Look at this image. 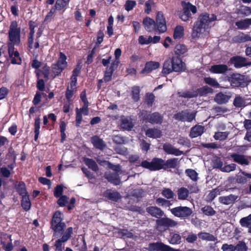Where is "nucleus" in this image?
<instances>
[{
  "instance_id": "7c9ffc66",
  "label": "nucleus",
  "mask_w": 251,
  "mask_h": 251,
  "mask_svg": "<svg viewBox=\"0 0 251 251\" xmlns=\"http://www.w3.org/2000/svg\"><path fill=\"white\" fill-rule=\"evenodd\" d=\"M76 117H75V126L76 127H79L82 121V114L85 116H87L89 114V110H87V114L85 112V111L82 110L81 108L78 109L76 108Z\"/></svg>"
},
{
  "instance_id": "0eeeda50",
  "label": "nucleus",
  "mask_w": 251,
  "mask_h": 251,
  "mask_svg": "<svg viewBox=\"0 0 251 251\" xmlns=\"http://www.w3.org/2000/svg\"><path fill=\"white\" fill-rule=\"evenodd\" d=\"M181 5L182 8L178 14L179 17L182 21L187 22L190 18H192L190 12L194 14L197 13V8L195 5H193L190 2H186L184 0L181 2Z\"/></svg>"
},
{
  "instance_id": "de8ad7c7",
  "label": "nucleus",
  "mask_w": 251,
  "mask_h": 251,
  "mask_svg": "<svg viewBox=\"0 0 251 251\" xmlns=\"http://www.w3.org/2000/svg\"><path fill=\"white\" fill-rule=\"evenodd\" d=\"M155 97L152 93H147L144 98V102L149 106L151 107L154 102Z\"/></svg>"
},
{
  "instance_id": "338daca9",
  "label": "nucleus",
  "mask_w": 251,
  "mask_h": 251,
  "mask_svg": "<svg viewBox=\"0 0 251 251\" xmlns=\"http://www.w3.org/2000/svg\"><path fill=\"white\" fill-rule=\"evenodd\" d=\"M13 55L14 57H11V63L13 64H20L22 62V59L20 57L19 52L17 50L15 51L13 53Z\"/></svg>"
},
{
  "instance_id": "412c9836",
  "label": "nucleus",
  "mask_w": 251,
  "mask_h": 251,
  "mask_svg": "<svg viewBox=\"0 0 251 251\" xmlns=\"http://www.w3.org/2000/svg\"><path fill=\"white\" fill-rule=\"evenodd\" d=\"M163 150L168 154L179 156L183 153V151L175 148L170 143H165L163 145Z\"/></svg>"
},
{
  "instance_id": "6e6d98bb",
  "label": "nucleus",
  "mask_w": 251,
  "mask_h": 251,
  "mask_svg": "<svg viewBox=\"0 0 251 251\" xmlns=\"http://www.w3.org/2000/svg\"><path fill=\"white\" fill-rule=\"evenodd\" d=\"M202 213L208 216H212L216 214L215 210L209 205H205L201 209Z\"/></svg>"
},
{
  "instance_id": "c9c22d12",
  "label": "nucleus",
  "mask_w": 251,
  "mask_h": 251,
  "mask_svg": "<svg viewBox=\"0 0 251 251\" xmlns=\"http://www.w3.org/2000/svg\"><path fill=\"white\" fill-rule=\"evenodd\" d=\"M250 25H251V18H247L235 22V25L240 29H247Z\"/></svg>"
},
{
  "instance_id": "0e129e2a",
  "label": "nucleus",
  "mask_w": 251,
  "mask_h": 251,
  "mask_svg": "<svg viewBox=\"0 0 251 251\" xmlns=\"http://www.w3.org/2000/svg\"><path fill=\"white\" fill-rule=\"evenodd\" d=\"M74 89H70L68 87L65 92V97L68 102H71V99L73 97L74 93L76 92Z\"/></svg>"
},
{
  "instance_id": "7ed1b4c3",
  "label": "nucleus",
  "mask_w": 251,
  "mask_h": 251,
  "mask_svg": "<svg viewBox=\"0 0 251 251\" xmlns=\"http://www.w3.org/2000/svg\"><path fill=\"white\" fill-rule=\"evenodd\" d=\"M146 212L152 217L157 218L156 220L157 228H160L162 227L164 229L170 227H174L178 225L176 221L168 217H162L164 215V211L157 206H151L146 208Z\"/></svg>"
},
{
  "instance_id": "72a5a7b5",
  "label": "nucleus",
  "mask_w": 251,
  "mask_h": 251,
  "mask_svg": "<svg viewBox=\"0 0 251 251\" xmlns=\"http://www.w3.org/2000/svg\"><path fill=\"white\" fill-rule=\"evenodd\" d=\"M83 161L85 165L92 171L97 172L99 171V167L96 162L91 158L84 157Z\"/></svg>"
},
{
  "instance_id": "9b49d317",
  "label": "nucleus",
  "mask_w": 251,
  "mask_h": 251,
  "mask_svg": "<svg viewBox=\"0 0 251 251\" xmlns=\"http://www.w3.org/2000/svg\"><path fill=\"white\" fill-rule=\"evenodd\" d=\"M196 112L190 113L188 109L179 111L173 116V118L178 121L191 122L196 118Z\"/></svg>"
},
{
  "instance_id": "c03bdc74",
  "label": "nucleus",
  "mask_w": 251,
  "mask_h": 251,
  "mask_svg": "<svg viewBox=\"0 0 251 251\" xmlns=\"http://www.w3.org/2000/svg\"><path fill=\"white\" fill-rule=\"evenodd\" d=\"M198 236L202 240L208 241H215L217 240V238L214 235L208 232H200L198 234Z\"/></svg>"
},
{
  "instance_id": "20e7f679",
  "label": "nucleus",
  "mask_w": 251,
  "mask_h": 251,
  "mask_svg": "<svg viewBox=\"0 0 251 251\" xmlns=\"http://www.w3.org/2000/svg\"><path fill=\"white\" fill-rule=\"evenodd\" d=\"M8 38L10 41L8 45L9 55L12 57L14 51V46H19L21 43V28L18 27L16 21L11 22L8 31Z\"/></svg>"
},
{
  "instance_id": "e2e57ef3",
  "label": "nucleus",
  "mask_w": 251,
  "mask_h": 251,
  "mask_svg": "<svg viewBox=\"0 0 251 251\" xmlns=\"http://www.w3.org/2000/svg\"><path fill=\"white\" fill-rule=\"evenodd\" d=\"M136 5V2L133 0H127L126 1L124 5L125 9L127 11H129L133 9Z\"/></svg>"
},
{
  "instance_id": "f704fd0d",
  "label": "nucleus",
  "mask_w": 251,
  "mask_h": 251,
  "mask_svg": "<svg viewBox=\"0 0 251 251\" xmlns=\"http://www.w3.org/2000/svg\"><path fill=\"white\" fill-rule=\"evenodd\" d=\"M22 197L21 206L24 210L28 211L30 209L31 206V203L29 198V196L27 194Z\"/></svg>"
},
{
  "instance_id": "2eb2a0df",
  "label": "nucleus",
  "mask_w": 251,
  "mask_h": 251,
  "mask_svg": "<svg viewBox=\"0 0 251 251\" xmlns=\"http://www.w3.org/2000/svg\"><path fill=\"white\" fill-rule=\"evenodd\" d=\"M169 246L161 242L150 243L146 250L148 251H167Z\"/></svg>"
},
{
  "instance_id": "680f3d73",
  "label": "nucleus",
  "mask_w": 251,
  "mask_h": 251,
  "mask_svg": "<svg viewBox=\"0 0 251 251\" xmlns=\"http://www.w3.org/2000/svg\"><path fill=\"white\" fill-rule=\"evenodd\" d=\"M235 250L237 251H247L248 248L246 243L243 241L238 242L236 246H234Z\"/></svg>"
},
{
  "instance_id": "bb28decb",
  "label": "nucleus",
  "mask_w": 251,
  "mask_h": 251,
  "mask_svg": "<svg viewBox=\"0 0 251 251\" xmlns=\"http://www.w3.org/2000/svg\"><path fill=\"white\" fill-rule=\"evenodd\" d=\"M104 196L109 200L113 201H118L121 198L120 194L116 191L107 190L104 192Z\"/></svg>"
},
{
  "instance_id": "393cba45",
  "label": "nucleus",
  "mask_w": 251,
  "mask_h": 251,
  "mask_svg": "<svg viewBox=\"0 0 251 251\" xmlns=\"http://www.w3.org/2000/svg\"><path fill=\"white\" fill-rule=\"evenodd\" d=\"M228 70V66L225 64L214 65L209 69L210 72L213 74H224Z\"/></svg>"
},
{
  "instance_id": "dca6fc26",
  "label": "nucleus",
  "mask_w": 251,
  "mask_h": 251,
  "mask_svg": "<svg viewBox=\"0 0 251 251\" xmlns=\"http://www.w3.org/2000/svg\"><path fill=\"white\" fill-rule=\"evenodd\" d=\"M104 177L109 182L115 185H118L121 183V179L118 173H113L110 171L105 172Z\"/></svg>"
},
{
  "instance_id": "f3484780",
  "label": "nucleus",
  "mask_w": 251,
  "mask_h": 251,
  "mask_svg": "<svg viewBox=\"0 0 251 251\" xmlns=\"http://www.w3.org/2000/svg\"><path fill=\"white\" fill-rule=\"evenodd\" d=\"M231 97V94L230 92L224 93L220 92L217 93L214 98L216 102L220 104L226 103Z\"/></svg>"
},
{
  "instance_id": "603ef678",
  "label": "nucleus",
  "mask_w": 251,
  "mask_h": 251,
  "mask_svg": "<svg viewBox=\"0 0 251 251\" xmlns=\"http://www.w3.org/2000/svg\"><path fill=\"white\" fill-rule=\"evenodd\" d=\"M220 194V190L218 188L212 189L206 197V201L211 202L217 195Z\"/></svg>"
},
{
  "instance_id": "a19ab883",
  "label": "nucleus",
  "mask_w": 251,
  "mask_h": 251,
  "mask_svg": "<svg viewBox=\"0 0 251 251\" xmlns=\"http://www.w3.org/2000/svg\"><path fill=\"white\" fill-rule=\"evenodd\" d=\"M66 60V55L62 52H60L58 59L55 64L60 67H63V69L65 70L67 67V62Z\"/></svg>"
},
{
  "instance_id": "49530a36",
  "label": "nucleus",
  "mask_w": 251,
  "mask_h": 251,
  "mask_svg": "<svg viewBox=\"0 0 251 251\" xmlns=\"http://www.w3.org/2000/svg\"><path fill=\"white\" fill-rule=\"evenodd\" d=\"M51 67L52 78H55L57 76L60 75L63 71L64 70L63 67H60L55 63L52 64Z\"/></svg>"
},
{
  "instance_id": "a18cd8bd",
  "label": "nucleus",
  "mask_w": 251,
  "mask_h": 251,
  "mask_svg": "<svg viewBox=\"0 0 251 251\" xmlns=\"http://www.w3.org/2000/svg\"><path fill=\"white\" fill-rule=\"evenodd\" d=\"M237 13L243 17L248 16L251 14V7L242 5L237 9Z\"/></svg>"
},
{
  "instance_id": "4d7b16f0",
  "label": "nucleus",
  "mask_w": 251,
  "mask_h": 251,
  "mask_svg": "<svg viewBox=\"0 0 251 251\" xmlns=\"http://www.w3.org/2000/svg\"><path fill=\"white\" fill-rule=\"evenodd\" d=\"M70 0H57L55 5L57 8V10L60 11L65 9L69 4Z\"/></svg>"
},
{
  "instance_id": "774afa93",
  "label": "nucleus",
  "mask_w": 251,
  "mask_h": 251,
  "mask_svg": "<svg viewBox=\"0 0 251 251\" xmlns=\"http://www.w3.org/2000/svg\"><path fill=\"white\" fill-rule=\"evenodd\" d=\"M162 195L168 199H172L174 197V192L169 188H165L162 191Z\"/></svg>"
},
{
  "instance_id": "37998d69",
  "label": "nucleus",
  "mask_w": 251,
  "mask_h": 251,
  "mask_svg": "<svg viewBox=\"0 0 251 251\" xmlns=\"http://www.w3.org/2000/svg\"><path fill=\"white\" fill-rule=\"evenodd\" d=\"M140 88L138 86H134L131 88V96L134 102H138L140 100Z\"/></svg>"
},
{
  "instance_id": "e433bc0d",
  "label": "nucleus",
  "mask_w": 251,
  "mask_h": 251,
  "mask_svg": "<svg viewBox=\"0 0 251 251\" xmlns=\"http://www.w3.org/2000/svg\"><path fill=\"white\" fill-rule=\"evenodd\" d=\"M237 198V197L233 195L232 194H230L227 196H222L219 198V201L221 203L226 204L228 205L233 203Z\"/></svg>"
},
{
  "instance_id": "b1692460",
  "label": "nucleus",
  "mask_w": 251,
  "mask_h": 251,
  "mask_svg": "<svg viewBox=\"0 0 251 251\" xmlns=\"http://www.w3.org/2000/svg\"><path fill=\"white\" fill-rule=\"evenodd\" d=\"M204 126L201 125H196L191 129L189 136L192 138L201 136L204 132Z\"/></svg>"
},
{
  "instance_id": "4c0bfd02",
  "label": "nucleus",
  "mask_w": 251,
  "mask_h": 251,
  "mask_svg": "<svg viewBox=\"0 0 251 251\" xmlns=\"http://www.w3.org/2000/svg\"><path fill=\"white\" fill-rule=\"evenodd\" d=\"M184 35V27L181 25H177L174 29L173 37L175 40H179Z\"/></svg>"
},
{
  "instance_id": "09e8293b",
  "label": "nucleus",
  "mask_w": 251,
  "mask_h": 251,
  "mask_svg": "<svg viewBox=\"0 0 251 251\" xmlns=\"http://www.w3.org/2000/svg\"><path fill=\"white\" fill-rule=\"evenodd\" d=\"M178 95L179 97L188 99L196 98L198 97V94L196 93V90L186 91L182 92H178Z\"/></svg>"
},
{
  "instance_id": "6ab92c4d",
  "label": "nucleus",
  "mask_w": 251,
  "mask_h": 251,
  "mask_svg": "<svg viewBox=\"0 0 251 251\" xmlns=\"http://www.w3.org/2000/svg\"><path fill=\"white\" fill-rule=\"evenodd\" d=\"M159 67L160 63L158 62L148 61L146 63L144 68L141 70L140 73L142 74H149L158 69Z\"/></svg>"
},
{
  "instance_id": "ea45409f",
  "label": "nucleus",
  "mask_w": 251,
  "mask_h": 251,
  "mask_svg": "<svg viewBox=\"0 0 251 251\" xmlns=\"http://www.w3.org/2000/svg\"><path fill=\"white\" fill-rule=\"evenodd\" d=\"M203 82L205 84L214 88H219L220 87V84L218 82L217 80L215 78L211 77L210 76L204 77L203 78Z\"/></svg>"
},
{
  "instance_id": "aec40b11",
  "label": "nucleus",
  "mask_w": 251,
  "mask_h": 251,
  "mask_svg": "<svg viewBox=\"0 0 251 251\" xmlns=\"http://www.w3.org/2000/svg\"><path fill=\"white\" fill-rule=\"evenodd\" d=\"M120 128L123 130L130 131L133 128L134 125L130 118L122 116L120 120Z\"/></svg>"
},
{
  "instance_id": "4be33fe9",
  "label": "nucleus",
  "mask_w": 251,
  "mask_h": 251,
  "mask_svg": "<svg viewBox=\"0 0 251 251\" xmlns=\"http://www.w3.org/2000/svg\"><path fill=\"white\" fill-rule=\"evenodd\" d=\"M143 25L148 32H153L157 29L154 20L149 17H146L143 19Z\"/></svg>"
},
{
  "instance_id": "052dcab7",
  "label": "nucleus",
  "mask_w": 251,
  "mask_h": 251,
  "mask_svg": "<svg viewBox=\"0 0 251 251\" xmlns=\"http://www.w3.org/2000/svg\"><path fill=\"white\" fill-rule=\"evenodd\" d=\"M69 198L66 195H63L59 197L57 201V204L60 207L66 206L68 203Z\"/></svg>"
},
{
  "instance_id": "5701e85b",
  "label": "nucleus",
  "mask_w": 251,
  "mask_h": 251,
  "mask_svg": "<svg viewBox=\"0 0 251 251\" xmlns=\"http://www.w3.org/2000/svg\"><path fill=\"white\" fill-rule=\"evenodd\" d=\"M91 141L95 148L101 151L103 150L106 146V144L103 140L97 135L92 137Z\"/></svg>"
},
{
  "instance_id": "4468645a",
  "label": "nucleus",
  "mask_w": 251,
  "mask_h": 251,
  "mask_svg": "<svg viewBox=\"0 0 251 251\" xmlns=\"http://www.w3.org/2000/svg\"><path fill=\"white\" fill-rule=\"evenodd\" d=\"M230 63L234 65L236 68H241L242 67L251 65V62L247 63L245 57L236 55L230 58Z\"/></svg>"
},
{
  "instance_id": "a211bd4d",
  "label": "nucleus",
  "mask_w": 251,
  "mask_h": 251,
  "mask_svg": "<svg viewBox=\"0 0 251 251\" xmlns=\"http://www.w3.org/2000/svg\"><path fill=\"white\" fill-rule=\"evenodd\" d=\"M229 156L233 159L234 162L242 166L248 165L250 163L247 157L244 155L233 153L230 154Z\"/></svg>"
},
{
  "instance_id": "473e14b6",
  "label": "nucleus",
  "mask_w": 251,
  "mask_h": 251,
  "mask_svg": "<svg viewBox=\"0 0 251 251\" xmlns=\"http://www.w3.org/2000/svg\"><path fill=\"white\" fill-rule=\"evenodd\" d=\"M181 236L176 233L171 232L168 238V242L173 245L179 244L181 243Z\"/></svg>"
},
{
  "instance_id": "bf43d9fd",
  "label": "nucleus",
  "mask_w": 251,
  "mask_h": 251,
  "mask_svg": "<svg viewBox=\"0 0 251 251\" xmlns=\"http://www.w3.org/2000/svg\"><path fill=\"white\" fill-rule=\"evenodd\" d=\"M240 223L242 226L249 228L251 225V214L247 217L242 218L240 221Z\"/></svg>"
},
{
  "instance_id": "a878e982",
  "label": "nucleus",
  "mask_w": 251,
  "mask_h": 251,
  "mask_svg": "<svg viewBox=\"0 0 251 251\" xmlns=\"http://www.w3.org/2000/svg\"><path fill=\"white\" fill-rule=\"evenodd\" d=\"M14 188L19 195L23 196L28 194L25 184L24 181H17Z\"/></svg>"
},
{
  "instance_id": "6e6552de",
  "label": "nucleus",
  "mask_w": 251,
  "mask_h": 251,
  "mask_svg": "<svg viewBox=\"0 0 251 251\" xmlns=\"http://www.w3.org/2000/svg\"><path fill=\"white\" fill-rule=\"evenodd\" d=\"M140 116L142 117L143 121L146 123H149L151 124L160 125L163 123V116L158 112H154L149 113L146 110H143Z\"/></svg>"
},
{
  "instance_id": "864d4df0",
  "label": "nucleus",
  "mask_w": 251,
  "mask_h": 251,
  "mask_svg": "<svg viewBox=\"0 0 251 251\" xmlns=\"http://www.w3.org/2000/svg\"><path fill=\"white\" fill-rule=\"evenodd\" d=\"M185 174L192 180L197 181L198 180V173L194 169H187Z\"/></svg>"
},
{
  "instance_id": "ddd939ff",
  "label": "nucleus",
  "mask_w": 251,
  "mask_h": 251,
  "mask_svg": "<svg viewBox=\"0 0 251 251\" xmlns=\"http://www.w3.org/2000/svg\"><path fill=\"white\" fill-rule=\"evenodd\" d=\"M156 26L159 32L163 33L167 30L166 22L163 13L161 11L157 12L156 17Z\"/></svg>"
},
{
  "instance_id": "79ce46f5",
  "label": "nucleus",
  "mask_w": 251,
  "mask_h": 251,
  "mask_svg": "<svg viewBox=\"0 0 251 251\" xmlns=\"http://www.w3.org/2000/svg\"><path fill=\"white\" fill-rule=\"evenodd\" d=\"M40 124L41 120L39 115L35 118L34 123V140L36 141L38 140L40 134Z\"/></svg>"
},
{
  "instance_id": "39448f33",
  "label": "nucleus",
  "mask_w": 251,
  "mask_h": 251,
  "mask_svg": "<svg viewBox=\"0 0 251 251\" xmlns=\"http://www.w3.org/2000/svg\"><path fill=\"white\" fill-rule=\"evenodd\" d=\"M63 214L59 210L56 211L53 214L50 222V228L53 230V235L56 237H60L65 231L66 225L63 220Z\"/></svg>"
},
{
  "instance_id": "58836bf2",
  "label": "nucleus",
  "mask_w": 251,
  "mask_h": 251,
  "mask_svg": "<svg viewBox=\"0 0 251 251\" xmlns=\"http://www.w3.org/2000/svg\"><path fill=\"white\" fill-rule=\"evenodd\" d=\"M80 98L83 103V105L81 108V110L85 111V112L87 114V110H89L88 107L89 106V102L86 97V92L85 89L83 90L80 93Z\"/></svg>"
},
{
  "instance_id": "13d9d810",
  "label": "nucleus",
  "mask_w": 251,
  "mask_h": 251,
  "mask_svg": "<svg viewBox=\"0 0 251 251\" xmlns=\"http://www.w3.org/2000/svg\"><path fill=\"white\" fill-rule=\"evenodd\" d=\"M229 133L228 132H215L214 138L216 140H225L228 137Z\"/></svg>"
},
{
  "instance_id": "f257e3e1",
  "label": "nucleus",
  "mask_w": 251,
  "mask_h": 251,
  "mask_svg": "<svg viewBox=\"0 0 251 251\" xmlns=\"http://www.w3.org/2000/svg\"><path fill=\"white\" fill-rule=\"evenodd\" d=\"M187 50V48L184 45H176L174 50L175 54L172 58L165 60L163 64L162 74L167 75L173 72L179 73L184 71L185 68L184 67V65L185 64L182 62L180 56L183 55Z\"/></svg>"
},
{
  "instance_id": "1a4fd4ad",
  "label": "nucleus",
  "mask_w": 251,
  "mask_h": 251,
  "mask_svg": "<svg viewBox=\"0 0 251 251\" xmlns=\"http://www.w3.org/2000/svg\"><path fill=\"white\" fill-rule=\"evenodd\" d=\"M171 213L180 219L189 218L193 213L191 208L187 206H179L170 209Z\"/></svg>"
},
{
  "instance_id": "8fccbe9b",
  "label": "nucleus",
  "mask_w": 251,
  "mask_h": 251,
  "mask_svg": "<svg viewBox=\"0 0 251 251\" xmlns=\"http://www.w3.org/2000/svg\"><path fill=\"white\" fill-rule=\"evenodd\" d=\"M189 190L185 187H181L177 190L178 199L180 200H186L189 196Z\"/></svg>"
},
{
  "instance_id": "cd10ccee",
  "label": "nucleus",
  "mask_w": 251,
  "mask_h": 251,
  "mask_svg": "<svg viewBox=\"0 0 251 251\" xmlns=\"http://www.w3.org/2000/svg\"><path fill=\"white\" fill-rule=\"evenodd\" d=\"M242 175H237L235 177L236 181L238 183L244 184L248 182V178H251V174L245 171H240Z\"/></svg>"
},
{
  "instance_id": "5fc2aeb1",
  "label": "nucleus",
  "mask_w": 251,
  "mask_h": 251,
  "mask_svg": "<svg viewBox=\"0 0 251 251\" xmlns=\"http://www.w3.org/2000/svg\"><path fill=\"white\" fill-rule=\"evenodd\" d=\"M233 105L236 107L240 108L245 106V99L239 95H237L234 98L233 101Z\"/></svg>"
},
{
  "instance_id": "69168bd1",
  "label": "nucleus",
  "mask_w": 251,
  "mask_h": 251,
  "mask_svg": "<svg viewBox=\"0 0 251 251\" xmlns=\"http://www.w3.org/2000/svg\"><path fill=\"white\" fill-rule=\"evenodd\" d=\"M63 192V188L62 185H57L55 188L53 192L54 196L55 198H59L62 195Z\"/></svg>"
},
{
  "instance_id": "c756f323",
  "label": "nucleus",
  "mask_w": 251,
  "mask_h": 251,
  "mask_svg": "<svg viewBox=\"0 0 251 251\" xmlns=\"http://www.w3.org/2000/svg\"><path fill=\"white\" fill-rule=\"evenodd\" d=\"M145 134L147 136L152 138H160L162 134L161 131L157 128H150L146 130Z\"/></svg>"
},
{
  "instance_id": "423d86ee",
  "label": "nucleus",
  "mask_w": 251,
  "mask_h": 251,
  "mask_svg": "<svg viewBox=\"0 0 251 251\" xmlns=\"http://www.w3.org/2000/svg\"><path fill=\"white\" fill-rule=\"evenodd\" d=\"M210 22L209 15L205 13L201 14L197 21L194 23L192 29V37L193 38L199 37L203 29H205Z\"/></svg>"
},
{
  "instance_id": "3c124183",
  "label": "nucleus",
  "mask_w": 251,
  "mask_h": 251,
  "mask_svg": "<svg viewBox=\"0 0 251 251\" xmlns=\"http://www.w3.org/2000/svg\"><path fill=\"white\" fill-rule=\"evenodd\" d=\"M66 123L65 121H62L60 122V125H59V128H60V136H61V139H60V142L61 143H64L65 140L66 138V135L65 132L66 129Z\"/></svg>"
},
{
  "instance_id": "f03ea898",
  "label": "nucleus",
  "mask_w": 251,
  "mask_h": 251,
  "mask_svg": "<svg viewBox=\"0 0 251 251\" xmlns=\"http://www.w3.org/2000/svg\"><path fill=\"white\" fill-rule=\"evenodd\" d=\"M179 160L177 158H171L167 160L161 158L154 157L151 162L144 160L141 163V166L151 171H156L162 169L169 171L171 169L176 168L179 164Z\"/></svg>"
},
{
  "instance_id": "2f4dec72",
  "label": "nucleus",
  "mask_w": 251,
  "mask_h": 251,
  "mask_svg": "<svg viewBox=\"0 0 251 251\" xmlns=\"http://www.w3.org/2000/svg\"><path fill=\"white\" fill-rule=\"evenodd\" d=\"M196 93L198 94V96H206L209 94H212L214 92V90L207 86H203L200 88H198L196 90Z\"/></svg>"
},
{
  "instance_id": "f8f14e48",
  "label": "nucleus",
  "mask_w": 251,
  "mask_h": 251,
  "mask_svg": "<svg viewBox=\"0 0 251 251\" xmlns=\"http://www.w3.org/2000/svg\"><path fill=\"white\" fill-rule=\"evenodd\" d=\"M73 233V228L72 227H69L65 230L62 237L55 242L54 246L56 251H62L63 249V243L66 242L71 238Z\"/></svg>"
},
{
  "instance_id": "9d476101",
  "label": "nucleus",
  "mask_w": 251,
  "mask_h": 251,
  "mask_svg": "<svg viewBox=\"0 0 251 251\" xmlns=\"http://www.w3.org/2000/svg\"><path fill=\"white\" fill-rule=\"evenodd\" d=\"M227 80L233 87L244 88L248 85L245 76L240 74L233 73L231 74L230 76L228 77Z\"/></svg>"
},
{
  "instance_id": "c85d7f7f",
  "label": "nucleus",
  "mask_w": 251,
  "mask_h": 251,
  "mask_svg": "<svg viewBox=\"0 0 251 251\" xmlns=\"http://www.w3.org/2000/svg\"><path fill=\"white\" fill-rule=\"evenodd\" d=\"M251 40V37L248 34H246L243 32L240 33L238 35L234 36L232 41L233 43H241Z\"/></svg>"
}]
</instances>
